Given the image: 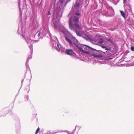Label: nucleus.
Masks as SVG:
<instances>
[{
  "instance_id": "44",
  "label": "nucleus",
  "mask_w": 134,
  "mask_h": 134,
  "mask_svg": "<svg viewBox=\"0 0 134 134\" xmlns=\"http://www.w3.org/2000/svg\"><path fill=\"white\" fill-rule=\"evenodd\" d=\"M38 32H36L35 35H34V36H35H35H36V35L37 34Z\"/></svg>"
},
{
  "instance_id": "8",
  "label": "nucleus",
  "mask_w": 134,
  "mask_h": 134,
  "mask_svg": "<svg viewBox=\"0 0 134 134\" xmlns=\"http://www.w3.org/2000/svg\"><path fill=\"white\" fill-rule=\"evenodd\" d=\"M65 52L66 54L69 55H72L75 58H78L76 54L75 53L73 50L72 49H67L66 50Z\"/></svg>"
},
{
  "instance_id": "16",
  "label": "nucleus",
  "mask_w": 134,
  "mask_h": 134,
  "mask_svg": "<svg viewBox=\"0 0 134 134\" xmlns=\"http://www.w3.org/2000/svg\"><path fill=\"white\" fill-rule=\"evenodd\" d=\"M75 31L77 36L79 37H81L82 36V35L76 29H75Z\"/></svg>"
},
{
  "instance_id": "2",
  "label": "nucleus",
  "mask_w": 134,
  "mask_h": 134,
  "mask_svg": "<svg viewBox=\"0 0 134 134\" xmlns=\"http://www.w3.org/2000/svg\"><path fill=\"white\" fill-rule=\"evenodd\" d=\"M54 14V12L52 14L53 17L52 20L54 28L59 32H62L64 34H65L66 32V30L64 26H57V23L56 22L55 19Z\"/></svg>"
},
{
  "instance_id": "13",
  "label": "nucleus",
  "mask_w": 134,
  "mask_h": 134,
  "mask_svg": "<svg viewBox=\"0 0 134 134\" xmlns=\"http://www.w3.org/2000/svg\"><path fill=\"white\" fill-rule=\"evenodd\" d=\"M104 42L103 40L100 38H99V40H98V41L97 42V43L99 44H102Z\"/></svg>"
},
{
  "instance_id": "38",
  "label": "nucleus",
  "mask_w": 134,
  "mask_h": 134,
  "mask_svg": "<svg viewBox=\"0 0 134 134\" xmlns=\"http://www.w3.org/2000/svg\"><path fill=\"white\" fill-rule=\"evenodd\" d=\"M43 131H41V132H40V134H43Z\"/></svg>"
},
{
  "instance_id": "11",
  "label": "nucleus",
  "mask_w": 134,
  "mask_h": 134,
  "mask_svg": "<svg viewBox=\"0 0 134 134\" xmlns=\"http://www.w3.org/2000/svg\"><path fill=\"white\" fill-rule=\"evenodd\" d=\"M3 111L5 112V113L6 114H7L8 111H9V112L10 114L12 113V111L11 110H9V109L7 108H5L3 109Z\"/></svg>"
},
{
  "instance_id": "46",
  "label": "nucleus",
  "mask_w": 134,
  "mask_h": 134,
  "mask_svg": "<svg viewBox=\"0 0 134 134\" xmlns=\"http://www.w3.org/2000/svg\"><path fill=\"white\" fill-rule=\"evenodd\" d=\"M60 132H64V130H61L60 131Z\"/></svg>"
},
{
  "instance_id": "12",
  "label": "nucleus",
  "mask_w": 134,
  "mask_h": 134,
  "mask_svg": "<svg viewBox=\"0 0 134 134\" xmlns=\"http://www.w3.org/2000/svg\"><path fill=\"white\" fill-rule=\"evenodd\" d=\"M51 13L50 10H48L46 15L47 18L48 20H49V18L51 16Z\"/></svg>"
},
{
  "instance_id": "3",
  "label": "nucleus",
  "mask_w": 134,
  "mask_h": 134,
  "mask_svg": "<svg viewBox=\"0 0 134 134\" xmlns=\"http://www.w3.org/2000/svg\"><path fill=\"white\" fill-rule=\"evenodd\" d=\"M52 47H54L55 49L58 52L60 50V48L62 46L58 42V41L57 38L55 37H54L52 38Z\"/></svg>"
},
{
  "instance_id": "1",
  "label": "nucleus",
  "mask_w": 134,
  "mask_h": 134,
  "mask_svg": "<svg viewBox=\"0 0 134 134\" xmlns=\"http://www.w3.org/2000/svg\"><path fill=\"white\" fill-rule=\"evenodd\" d=\"M65 39L71 47H73L75 49L83 53L91 55L94 48L85 44H81L75 37L73 39V41L67 36H65Z\"/></svg>"
},
{
  "instance_id": "25",
  "label": "nucleus",
  "mask_w": 134,
  "mask_h": 134,
  "mask_svg": "<svg viewBox=\"0 0 134 134\" xmlns=\"http://www.w3.org/2000/svg\"><path fill=\"white\" fill-rule=\"evenodd\" d=\"M107 40L108 41H109L112 44H113L114 43L113 41L110 38L108 39H107Z\"/></svg>"
},
{
  "instance_id": "37",
  "label": "nucleus",
  "mask_w": 134,
  "mask_h": 134,
  "mask_svg": "<svg viewBox=\"0 0 134 134\" xmlns=\"http://www.w3.org/2000/svg\"><path fill=\"white\" fill-rule=\"evenodd\" d=\"M18 93H19L16 95L15 98V99L17 97V96H18Z\"/></svg>"
},
{
  "instance_id": "45",
  "label": "nucleus",
  "mask_w": 134,
  "mask_h": 134,
  "mask_svg": "<svg viewBox=\"0 0 134 134\" xmlns=\"http://www.w3.org/2000/svg\"><path fill=\"white\" fill-rule=\"evenodd\" d=\"M55 1H56V0H54V5H55Z\"/></svg>"
},
{
  "instance_id": "21",
  "label": "nucleus",
  "mask_w": 134,
  "mask_h": 134,
  "mask_svg": "<svg viewBox=\"0 0 134 134\" xmlns=\"http://www.w3.org/2000/svg\"><path fill=\"white\" fill-rule=\"evenodd\" d=\"M29 61H28V60H27L25 64L26 68H29Z\"/></svg>"
},
{
  "instance_id": "29",
  "label": "nucleus",
  "mask_w": 134,
  "mask_h": 134,
  "mask_svg": "<svg viewBox=\"0 0 134 134\" xmlns=\"http://www.w3.org/2000/svg\"><path fill=\"white\" fill-rule=\"evenodd\" d=\"M40 130V128H39V127H38L36 131V132H35V134H37V133H38V132L39 131V130Z\"/></svg>"
},
{
  "instance_id": "42",
  "label": "nucleus",
  "mask_w": 134,
  "mask_h": 134,
  "mask_svg": "<svg viewBox=\"0 0 134 134\" xmlns=\"http://www.w3.org/2000/svg\"><path fill=\"white\" fill-rule=\"evenodd\" d=\"M68 131L67 130H64V132H67V131Z\"/></svg>"
},
{
  "instance_id": "5",
  "label": "nucleus",
  "mask_w": 134,
  "mask_h": 134,
  "mask_svg": "<svg viewBox=\"0 0 134 134\" xmlns=\"http://www.w3.org/2000/svg\"><path fill=\"white\" fill-rule=\"evenodd\" d=\"M72 13V10L70 11L69 13L68 16L70 18L69 21V26L70 29L71 30H75L76 29L75 28H74V25L72 24V17H71Z\"/></svg>"
},
{
  "instance_id": "51",
  "label": "nucleus",
  "mask_w": 134,
  "mask_h": 134,
  "mask_svg": "<svg viewBox=\"0 0 134 134\" xmlns=\"http://www.w3.org/2000/svg\"><path fill=\"white\" fill-rule=\"evenodd\" d=\"M18 31H19V30H18Z\"/></svg>"
},
{
  "instance_id": "28",
  "label": "nucleus",
  "mask_w": 134,
  "mask_h": 134,
  "mask_svg": "<svg viewBox=\"0 0 134 134\" xmlns=\"http://www.w3.org/2000/svg\"><path fill=\"white\" fill-rule=\"evenodd\" d=\"M77 126H76L75 128V129L74 130H73L72 132H71L72 134H74L76 129V127Z\"/></svg>"
},
{
  "instance_id": "4",
  "label": "nucleus",
  "mask_w": 134,
  "mask_h": 134,
  "mask_svg": "<svg viewBox=\"0 0 134 134\" xmlns=\"http://www.w3.org/2000/svg\"><path fill=\"white\" fill-rule=\"evenodd\" d=\"M93 51L91 55L95 57H103V55L105 53V52H103L101 51L97 50L94 49H93Z\"/></svg>"
},
{
  "instance_id": "32",
  "label": "nucleus",
  "mask_w": 134,
  "mask_h": 134,
  "mask_svg": "<svg viewBox=\"0 0 134 134\" xmlns=\"http://www.w3.org/2000/svg\"><path fill=\"white\" fill-rule=\"evenodd\" d=\"M131 50L132 51H134V47L133 46H131Z\"/></svg>"
},
{
  "instance_id": "17",
  "label": "nucleus",
  "mask_w": 134,
  "mask_h": 134,
  "mask_svg": "<svg viewBox=\"0 0 134 134\" xmlns=\"http://www.w3.org/2000/svg\"><path fill=\"white\" fill-rule=\"evenodd\" d=\"M46 30L45 29L43 30L42 31L40 32L41 33V36H43L46 34Z\"/></svg>"
},
{
  "instance_id": "7",
  "label": "nucleus",
  "mask_w": 134,
  "mask_h": 134,
  "mask_svg": "<svg viewBox=\"0 0 134 134\" xmlns=\"http://www.w3.org/2000/svg\"><path fill=\"white\" fill-rule=\"evenodd\" d=\"M64 9V8L63 9L59 8L57 10L56 16L57 19H59L61 17L63 13Z\"/></svg>"
},
{
  "instance_id": "26",
  "label": "nucleus",
  "mask_w": 134,
  "mask_h": 134,
  "mask_svg": "<svg viewBox=\"0 0 134 134\" xmlns=\"http://www.w3.org/2000/svg\"><path fill=\"white\" fill-rule=\"evenodd\" d=\"M16 128L18 129V131H19L20 130V126L19 125V124H18V125L17 126V127H16Z\"/></svg>"
},
{
  "instance_id": "43",
  "label": "nucleus",
  "mask_w": 134,
  "mask_h": 134,
  "mask_svg": "<svg viewBox=\"0 0 134 134\" xmlns=\"http://www.w3.org/2000/svg\"><path fill=\"white\" fill-rule=\"evenodd\" d=\"M71 0H67V2H69Z\"/></svg>"
},
{
  "instance_id": "31",
  "label": "nucleus",
  "mask_w": 134,
  "mask_h": 134,
  "mask_svg": "<svg viewBox=\"0 0 134 134\" xmlns=\"http://www.w3.org/2000/svg\"><path fill=\"white\" fill-rule=\"evenodd\" d=\"M75 15H76L79 16L80 15V14L79 13V12L77 11L75 13Z\"/></svg>"
},
{
  "instance_id": "15",
  "label": "nucleus",
  "mask_w": 134,
  "mask_h": 134,
  "mask_svg": "<svg viewBox=\"0 0 134 134\" xmlns=\"http://www.w3.org/2000/svg\"><path fill=\"white\" fill-rule=\"evenodd\" d=\"M81 37L86 40H88L89 38V37L86 35H82V36Z\"/></svg>"
},
{
  "instance_id": "22",
  "label": "nucleus",
  "mask_w": 134,
  "mask_h": 134,
  "mask_svg": "<svg viewBox=\"0 0 134 134\" xmlns=\"http://www.w3.org/2000/svg\"><path fill=\"white\" fill-rule=\"evenodd\" d=\"M29 47L31 50V54H32L33 51V48H32V45H30V46Z\"/></svg>"
},
{
  "instance_id": "18",
  "label": "nucleus",
  "mask_w": 134,
  "mask_h": 134,
  "mask_svg": "<svg viewBox=\"0 0 134 134\" xmlns=\"http://www.w3.org/2000/svg\"><path fill=\"white\" fill-rule=\"evenodd\" d=\"M120 12L122 16L123 17L125 18V14L124 12L120 10Z\"/></svg>"
},
{
  "instance_id": "49",
  "label": "nucleus",
  "mask_w": 134,
  "mask_h": 134,
  "mask_svg": "<svg viewBox=\"0 0 134 134\" xmlns=\"http://www.w3.org/2000/svg\"><path fill=\"white\" fill-rule=\"evenodd\" d=\"M30 84L29 85V86H30Z\"/></svg>"
},
{
  "instance_id": "39",
  "label": "nucleus",
  "mask_w": 134,
  "mask_h": 134,
  "mask_svg": "<svg viewBox=\"0 0 134 134\" xmlns=\"http://www.w3.org/2000/svg\"><path fill=\"white\" fill-rule=\"evenodd\" d=\"M68 2H67V1H66V2L65 3V7L66 6V5L67 4Z\"/></svg>"
},
{
  "instance_id": "35",
  "label": "nucleus",
  "mask_w": 134,
  "mask_h": 134,
  "mask_svg": "<svg viewBox=\"0 0 134 134\" xmlns=\"http://www.w3.org/2000/svg\"><path fill=\"white\" fill-rule=\"evenodd\" d=\"M41 35V33L40 32L38 34L37 36L38 37H39Z\"/></svg>"
},
{
  "instance_id": "40",
  "label": "nucleus",
  "mask_w": 134,
  "mask_h": 134,
  "mask_svg": "<svg viewBox=\"0 0 134 134\" xmlns=\"http://www.w3.org/2000/svg\"><path fill=\"white\" fill-rule=\"evenodd\" d=\"M24 79H23L22 80V81H21V85L22 86V85H23V82L24 81Z\"/></svg>"
},
{
  "instance_id": "6",
  "label": "nucleus",
  "mask_w": 134,
  "mask_h": 134,
  "mask_svg": "<svg viewBox=\"0 0 134 134\" xmlns=\"http://www.w3.org/2000/svg\"><path fill=\"white\" fill-rule=\"evenodd\" d=\"M103 47L104 48H105V50H107L105 52V53L104 54H105L107 56H110L113 55L114 53L113 49L110 48L108 49L106 47L104 46H103Z\"/></svg>"
},
{
  "instance_id": "24",
  "label": "nucleus",
  "mask_w": 134,
  "mask_h": 134,
  "mask_svg": "<svg viewBox=\"0 0 134 134\" xmlns=\"http://www.w3.org/2000/svg\"><path fill=\"white\" fill-rule=\"evenodd\" d=\"M74 25L75 27L77 28H79L80 27L79 24L77 23H75Z\"/></svg>"
},
{
  "instance_id": "9",
  "label": "nucleus",
  "mask_w": 134,
  "mask_h": 134,
  "mask_svg": "<svg viewBox=\"0 0 134 134\" xmlns=\"http://www.w3.org/2000/svg\"><path fill=\"white\" fill-rule=\"evenodd\" d=\"M124 8L125 12L129 14H131L132 13V10L131 6L129 4L128 5H126V3L124 4Z\"/></svg>"
},
{
  "instance_id": "20",
  "label": "nucleus",
  "mask_w": 134,
  "mask_h": 134,
  "mask_svg": "<svg viewBox=\"0 0 134 134\" xmlns=\"http://www.w3.org/2000/svg\"><path fill=\"white\" fill-rule=\"evenodd\" d=\"M58 132H55V133H54L53 132V133H52L51 132V131H48L46 133H44V134H55V133H57Z\"/></svg>"
},
{
  "instance_id": "34",
  "label": "nucleus",
  "mask_w": 134,
  "mask_h": 134,
  "mask_svg": "<svg viewBox=\"0 0 134 134\" xmlns=\"http://www.w3.org/2000/svg\"><path fill=\"white\" fill-rule=\"evenodd\" d=\"M59 2L61 3H63L64 2V0H59Z\"/></svg>"
},
{
  "instance_id": "47",
  "label": "nucleus",
  "mask_w": 134,
  "mask_h": 134,
  "mask_svg": "<svg viewBox=\"0 0 134 134\" xmlns=\"http://www.w3.org/2000/svg\"><path fill=\"white\" fill-rule=\"evenodd\" d=\"M22 35V36H23V37L24 38V36L23 35Z\"/></svg>"
},
{
  "instance_id": "48",
  "label": "nucleus",
  "mask_w": 134,
  "mask_h": 134,
  "mask_svg": "<svg viewBox=\"0 0 134 134\" xmlns=\"http://www.w3.org/2000/svg\"><path fill=\"white\" fill-rule=\"evenodd\" d=\"M29 91H30V89H29L28 91V93L29 92Z\"/></svg>"
},
{
  "instance_id": "30",
  "label": "nucleus",
  "mask_w": 134,
  "mask_h": 134,
  "mask_svg": "<svg viewBox=\"0 0 134 134\" xmlns=\"http://www.w3.org/2000/svg\"><path fill=\"white\" fill-rule=\"evenodd\" d=\"M111 12H113V14L111 16H113L114 15V10L113 8H112V7L111 8Z\"/></svg>"
},
{
  "instance_id": "33",
  "label": "nucleus",
  "mask_w": 134,
  "mask_h": 134,
  "mask_svg": "<svg viewBox=\"0 0 134 134\" xmlns=\"http://www.w3.org/2000/svg\"><path fill=\"white\" fill-rule=\"evenodd\" d=\"M129 52L128 51H126L124 54V55H127V53Z\"/></svg>"
},
{
  "instance_id": "41",
  "label": "nucleus",
  "mask_w": 134,
  "mask_h": 134,
  "mask_svg": "<svg viewBox=\"0 0 134 134\" xmlns=\"http://www.w3.org/2000/svg\"><path fill=\"white\" fill-rule=\"evenodd\" d=\"M126 1V0H123V3H124V4L125 3V2Z\"/></svg>"
},
{
  "instance_id": "36",
  "label": "nucleus",
  "mask_w": 134,
  "mask_h": 134,
  "mask_svg": "<svg viewBox=\"0 0 134 134\" xmlns=\"http://www.w3.org/2000/svg\"><path fill=\"white\" fill-rule=\"evenodd\" d=\"M67 133L68 134H72V133L70 131H67Z\"/></svg>"
},
{
  "instance_id": "10",
  "label": "nucleus",
  "mask_w": 134,
  "mask_h": 134,
  "mask_svg": "<svg viewBox=\"0 0 134 134\" xmlns=\"http://www.w3.org/2000/svg\"><path fill=\"white\" fill-rule=\"evenodd\" d=\"M72 10V15L71 16V17L72 18V19L74 21H75L77 23L78 22L79 18L75 16H73L74 11V8H72L70 11H71Z\"/></svg>"
},
{
  "instance_id": "27",
  "label": "nucleus",
  "mask_w": 134,
  "mask_h": 134,
  "mask_svg": "<svg viewBox=\"0 0 134 134\" xmlns=\"http://www.w3.org/2000/svg\"><path fill=\"white\" fill-rule=\"evenodd\" d=\"M32 55L31 54V55H29V57H28L27 60H28V61H29V60L30 59H31L32 58Z\"/></svg>"
},
{
  "instance_id": "19",
  "label": "nucleus",
  "mask_w": 134,
  "mask_h": 134,
  "mask_svg": "<svg viewBox=\"0 0 134 134\" xmlns=\"http://www.w3.org/2000/svg\"><path fill=\"white\" fill-rule=\"evenodd\" d=\"M19 10H20V17L21 19L22 13L21 11V9L20 8V6L19 5Z\"/></svg>"
},
{
  "instance_id": "23",
  "label": "nucleus",
  "mask_w": 134,
  "mask_h": 134,
  "mask_svg": "<svg viewBox=\"0 0 134 134\" xmlns=\"http://www.w3.org/2000/svg\"><path fill=\"white\" fill-rule=\"evenodd\" d=\"M24 99L25 100H27L29 99V97L28 95H26L25 96Z\"/></svg>"
},
{
  "instance_id": "50",
  "label": "nucleus",
  "mask_w": 134,
  "mask_h": 134,
  "mask_svg": "<svg viewBox=\"0 0 134 134\" xmlns=\"http://www.w3.org/2000/svg\"><path fill=\"white\" fill-rule=\"evenodd\" d=\"M20 89L19 90V91H20Z\"/></svg>"
},
{
  "instance_id": "14",
  "label": "nucleus",
  "mask_w": 134,
  "mask_h": 134,
  "mask_svg": "<svg viewBox=\"0 0 134 134\" xmlns=\"http://www.w3.org/2000/svg\"><path fill=\"white\" fill-rule=\"evenodd\" d=\"M80 6L79 4V3L77 2L75 3L74 5V8L75 9L76 8V9L78 8H79Z\"/></svg>"
}]
</instances>
